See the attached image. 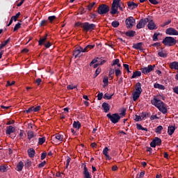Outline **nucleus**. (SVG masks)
<instances>
[{"mask_svg":"<svg viewBox=\"0 0 178 178\" xmlns=\"http://www.w3.org/2000/svg\"><path fill=\"white\" fill-rule=\"evenodd\" d=\"M151 102L152 105H154L156 108H159L160 112H162V113H167L168 109L166 108V106H165V103H163L162 100L159 99L158 97L154 96Z\"/></svg>","mask_w":178,"mask_h":178,"instance_id":"obj_1","label":"nucleus"},{"mask_svg":"<svg viewBox=\"0 0 178 178\" xmlns=\"http://www.w3.org/2000/svg\"><path fill=\"white\" fill-rule=\"evenodd\" d=\"M143 92V89L141 88V83L138 82L136 84V88L134 90L132 95H133V100L136 102L138 98H140V95Z\"/></svg>","mask_w":178,"mask_h":178,"instance_id":"obj_2","label":"nucleus"},{"mask_svg":"<svg viewBox=\"0 0 178 178\" xmlns=\"http://www.w3.org/2000/svg\"><path fill=\"white\" fill-rule=\"evenodd\" d=\"M120 1L121 0H113L112 6H111V15H116L118 13V9H120L122 12H123V8L120 6Z\"/></svg>","mask_w":178,"mask_h":178,"instance_id":"obj_3","label":"nucleus"},{"mask_svg":"<svg viewBox=\"0 0 178 178\" xmlns=\"http://www.w3.org/2000/svg\"><path fill=\"white\" fill-rule=\"evenodd\" d=\"M162 42L166 47H173V45H176L177 40L172 37H165V39L163 40Z\"/></svg>","mask_w":178,"mask_h":178,"instance_id":"obj_4","label":"nucleus"},{"mask_svg":"<svg viewBox=\"0 0 178 178\" xmlns=\"http://www.w3.org/2000/svg\"><path fill=\"white\" fill-rule=\"evenodd\" d=\"M106 116L109 119V120H111V123H113L114 124H116V123H119L121 118L120 115L118 113H108Z\"/></svg>","mask_w":178,"mask_h":178,"instance_id":"obj_5","label":"nucleus"},{"mask_svg":"<svg viewBox=\"0 0 178 178\" xmlns=\"http://www.w3.org/2000/svg\"><path fill=\"white\" fill-rule=\"evenodd\" d=\"M95 27L97 26L95 24H90L88 22H84L82 24L83 31H86V33L95 30Z\"/></svg>","mask_w":178,"mask_h":178,"instance_id":"obj_6","label":"nucleus"},{"mask_svg":"<svg viewBox=\"0 0 178 178\" xmlns=\"http://www.w3.org/2000/svg\"><path fill=\"white\" fill-rule=\"evenodd\" d=\"M97 12L99 15H106L109 12V6L106 4H102L98 7Z\"/></svg>","mask_w":178,"mask_h":178,"instance_id":"obj_7","label":"nucleus"},{"mask_svg":"<svg viewBox=\"0 0 178 178\" xmlns=\"http://www.w3.org/2000/svg\"><path fill=\"white\" fill-rule=\"evenodd\" d=\"M125 23L127 29H131L136 23V19L133 17H129L126 19Z\"/></svg>","mask_w":178,"mask_h":178,"instance_id":"obj_8","label":"nucleus"},{"mask_svg":"<svg viewBox=\"0 0 178 178\" xmlns=\"http://www.w3.org/2000/svg\"><path fill=\"white\" fill-rule=\"evenodd\" d=\"M154 68H155V65H149L147 67L141 68L140 70L142 73H143V74H148V73H151V72H152V70H154Z\"/></svg>","mask_w":178,"mask_h":178,"instance_id":"obj_9","label":"nucleus"},{"mask_svg":"<svg viewBox=\"0 0 178 178\" xmlns=\"http://www.w3.org/2000/svg\"><path fill=\"white\" fill-rule=\"evenodd\" d=\"M81 52L84 53V50H83V47H77L75 48V49L73 51V55H74L75 59L79 58V56H81Z\"/></svg>","mask_w":178,"mask_h":178,"instance_id":"obj_10","label":"nucleus"},{"mask_svg":"<svg viewBox=\"0 0 178 178\" xmlns=\"http://www.w3.org/2000/svg\"><path fill=\"white\" fill-rule=\"evenodd\" d=\"M51 140L56 143H62L63 141V135L56 134L51 136Z\"/></svg>","mask_w":178,"mask_h":178,"instance_id":"obj_11","label":"nucleus"},{"mask_svg":"<svg viewBox=\"0 0 178 178\" xmlns=\"http://www.w3.org/2000/svg\"><path fill=\"white\" fill-rule=\"evenodd\" d=\"M149 22V19L148 18L142 19L139 21L138 24L136 25L137 29H144L145 27V24Z\"/></svg>","mask_w":178,"mask_h":178,"instance_id":"obj_12","label":"nucleus"},{"mask_svg":"<svg viewBox=\"0 0 178 178\" xmlns=\"http://www.w3.org/2000/svg\"><path fill=\"white\" fill-rule=\"evenodd\" d=\"M162 144V140L161 138L156 137L150 143V147L155 148L156 145H161Z\"/></svg>","mask_w":178,"mask_h":178,"instance_id":"obj_13","label":"nucleus"},{"mask_svg":"<svg viewBox=\"0 0 178 178\" xmlns=\"http://www.w3.org/2000/svg\"><path fill=\"white\" fill-rule=\"evenodd\" d=\"M165 33L168 34V35H178V31L173 28L167 29Z\"/></svg>","mask_w":178,"mask_h":178,"instance_id":"obj_14","label":"nucleus"},{"mask_svg":"<svg viewBox=\"0 0 178 178\" xmlns=\"http://www.w3.org/2000/svg\"><path fill=\"white\" fill-rule=\"evenodd\" d=\"M147 27L149 30H156V29H158L153 20L148 22Z\"/></svg>","mask_w":178,"mask_h":178,"instance_id":"obj_15","label":"nucleus"},{"mask_svg":"<svg viewBox=\"0 0 178 178\" xmlns=\"http://www.w3.org/2000/svg\"><path fill=\"white\" fill-rule=\"evenodd\" d=\"M158 55L159 56H160V58H167L168 51H166V50H164L163 49H161L158 51Z\"/></svg>","mask_w":178,"mask_h":178,"instance_id":"obj_16","label":"nucleus"},{"mask_svg":"<svg viewBox=\"0 0 178 178\" xmlns=\"http://www.w3.org/2000/svg\"><path fill=\"white\" fill-rule=\"evenodd\" d=\"M102 107L103 108L105 113H108V112H109V111L111 109V107H109V104H108L106 102H104L102 105Z\"/></svg>","mask_w":178,"mask_h":178,"instance_id":"obj_17","label":"nucleus"},{"mask_svg":"<svg viewBox=\"0 0 178 178\" xmlns=\"http://www.w3.org/2000/svg\"><path fill=\"white\" fill-rule=\"evenodd\" d=\"M83 175L85 178H91V174H90V172H88V169L86 165L83 167Z\"/></svg>","mask_w":178,"mask_h":178,"instance_id":"obj_18","label":"nucleus"},{"mask_svg":"<svg viewBox=\"0 0 178 178\" xmlns=\"http://www.w3.org/2000/svg\"><path fill=\"white\" fill-rule=\"evenodd\" d=\"M108 151H109V149H108V147H106L103 150V154L106 156V159H108V161H111L112 159V157H111V156L108 154Z\"/></svg>","mask_w":178,"mask_h":178,"instance_id":"obj_19","label":"nucleus"},{"mask_svg":"<svg viewBox=\"0 0 178 178\" xmlns=\"http://www.w3.org/2000/svg\"><path fill=\"white\" fill-rule=\"evenodd\" d=\"M28 155L30 158H34L35 155V150L33 148H30L28 149Z\"/></svg>","mask_w":178,"mask_h":178,"instance_id":"obj_20","label":"nucleus"},{"mask_svg":"<svg viewBox=\"0 0 178 178\" xmlns=\"http://www.w3.org/2000/svg\"><path fill=\"white\" fill-rule=\"evenodd\" d=\"M24 167V163H23V161H19L17 165V172H22V170H23Z\"/></svg>","mask_w":178,"mask_h":178,"instance_id":"obj_21","label":"nucleus"},{"mask_svg":"<svg viewBox=\"0 0 178 178\" xmlns=\"http://www.w3.org/2000/svg\"><path fill=\"white\" fill-rule=\"evenodd\" d=\"M137 6H138V3H136L133 1H129L128 2V7L129 8V9H136V8H137Z\"/></svg>","mask_w":178,"mask_h":178,"instance_id":"obj_22","label":"nucleus"},{"mask_svg":"<svg viewBox=\"0 0 178 178\" xmlns=\"http://www.w3.org/2000/svg\"><path fill=\"white\" fill-rule=\"evenodd\" d=\"M170 69H175V70H178V62L174 61L170 63Z\"/></svg>","mask_w":178,"mask_h":178,"instance_id":"obj_23","label":"nucleus"},{"mask_svg":"<svg viewBox=\"0 0 178 178\" xmlns=\"http://www.w3.org/2000/svg\"><path fill=\"white\" fill-rule=\"evenodd\" d=\"M15 127H13V126H9L8 127H7L6 133V134H12V133H15Z\"/></svg>","mask_w":178,"mask_h":178,"instance_id":"obj_24","label":"nucleus"},{"mask_svg":"<svg viewBox=\"0 0 178 178\" xmlns=\"http://www.w3.org/2000/svg\"><path fill=\"white\" fill-rule=\"evenodd\" d=\"M95 47V44H88L83 49V53L88 52V51H90V49H92Z\"/></svg>","mask_w":178,"mask_h":178,"instance_id":"obj_25","label":"nucleus"},{"mask_svg":"<svg viewBox=\"0 0 178 178\" xmlns=\"http://www.w3.org/2000/svg\"><path fill=\"white\" fill-rule=\"evenodd\" d=\"M142 47H143V42H138V43L133 44V48L134 49H140L141 50Z\"/></svg>","mask_w":178,"mask_h":178,"instance_id":"obj_26","label":"nucleus"},{"mask_svg":"<svg viewBox=\"0 0 178 178\" xmlns=\"http://www.w3.org/2000/svg\"><path fill=\"white\" fill-rule=\"evenodd\" d=\"M47 37H48V35L46 34L44 38H42L39 40L38 44L39 45H42L46 41H47Z\"/></svg>","mask_w":178,"mask_h":178,"instance_id":"obj_27","label":"nucleus"},{"mask_svg":"<svg viewBox=\"0 0 178 178\" xmlns=\"http://www.w3.org/2000/svg\"><path fill=\"white\" fill-rule=\"evenodd\" d=\"M29 140H31V138H34L35 137V134L33 131H29L27 133Z\"/></svg>","mask_w":178,"mask_h":178,"instance_id":"obj_28","label":"nucleus"},{"mask_svg":"<svg viewBox=\"0 0 178 178\" xmlns=\"http://www.w3.org/2000/svg\"><path fill=\"white\" fill-rule=\"evenodd\" d=\"M175 130H176L175 127H168V134H169V136H172V134L175 133Z\"/></svg>","mask_w":178,"mask_h":178,"instance_id":"obj_29","label":"nucleus"},{"mask_svg":"<svg viewBox=\"0 0 178 178\" xmlns=\"http://www.w3.org/2000/svg\"><path fill=\"white\" fill-rule=\"evenodd\" d=\"M140 76H141V72L136 71L133 73V75L131 76V79H136V77H140Z\"/></svg>","mask_w":178,"mask_h":178,"instance_id":"obj_30","label":"nucleus"},{"mask_svg":"<svg viewBox=\"0 0 178 178\" xmlns=\"http://www.w3.org/2000/svg\"><path fill=\"white\" fill-rule=\"evenodd\" d=\"M74 129H80L81 127V124L79 121H74L73 123Z\"/></svg>","mask_w":178,"mask_h":178,"instance_id":"obj_31","label":"nucleus"},{"mask_svg":"<svg viewBox=\"0 0 178 178\" xmlns=\"http://www.w3.org/2000/svg\"><path fill=\"white\" fill-rule=\"evenodd\" d=\"M154 88H158L159 90H165V86L161 85L159 83H154Z\"/></svg>","mask_w":178,"mask_h":178,"instance_id":"obj_32","label":"nucleus"},{"mask_svg":"<svg viewBox=\"0 0 178 178\" xmlns=\"http://www.w3.org/2000/svg\"><path fill=\"white\" fill-rule=\"evenodd\" d=\"M9 41H10V38H8L3 43L0 44V49H2L3 47H6V44L9 43Z\"/></svg>","mask_w":178,"mask_h":178,"instance_id":"obj_33","label":"nucleus"},{"mask_svg":"<svg viewBox=\"0 0 178 178\" xmlns=\"http://www.w3.org/2000/svg\"><path fill=\"white\" fill-rule=\"evenodd\" d=\"M126 35L127 37H134L136 35V31H130L126 33Z\"/></svg>","mask_w":178,"mask_h":178,"instance_id":"obj_34","label":"nucleus"},{"mask_svg":"<svg viewBox=\"0 0 178 178\" xmlns=\"http://www.w3.org/2000/svg\"><path fill=\"white\" fill-rule=\"evenodd\" d=\"M119 58H116L113 60V63L111 64V66H115V65H117L118 67H120V63H119Z\"/></svg>","mask_w":178,"mask_h":178,"instance_id":"obj_35","label":"nucleus"},{"mask_svg":"<svg viewBox=\"0 0 178 178\" xmlns=\"http://www.w3.org/2000/svg\"><path fill=\"white\" fill-rule=\"evenodd\" d=\"M136 127H137L138 130H143L144 131H148V129L143 127V126L140 124H137Z\"/></svg>","mask_w":178,"mask_h":178,"instance_id":"obj_36","label":"nucleus"},{"mask_svg":"<svg viewBox=\"0 0 178 178\" xmlns=\"http://www.w3.org/2000/svg\"><path fill=\"white\" fill-rule=\"evenodd\" d=\"M112 97H113V95H111L109 93H105L104 95V99H112Z\"/></svg>","mask_w":178,"mask_h":178,"instance_id":"obj_37","label":"nucleus"},{"mask_svg":"<svg viewBox=\"0 0 178 178\" xmlns=\"http://www.w3.org/2000/svg\"><path fill=\"white\" fill-rule=\"evenodd\" d=\"M163 130V127L159 125L155 129L156 133H159V134H161V132Z\"/></svg>","mask_w":178,"mask_h":178,"instance_id":"obj_38","label":"nucleus"},{"mask_svg":"<svg viewBox=\"0 0 178 178\" xmlns=\"http://www.w3.org/2000/svg\"><path fill=\"white\" fill-rule=\"evenodd\" d=\"M95 2H92V3H90L88 6V10L90 11H91V10L92 9V8H94V6H95Z\"/></svg>","mask_w":178,"mask_h":178,"instance_id":"obj_39","label":"nucleus"},{"mask_svg":"<svg viewBox=\"0 0 178 178\" xmlns=\"http://www.w3.org/2000/svg\"><path fill=\"white\" fill-rule=\"evenodd\" d=\"M20 17V12H19L18 13H17L15 16H13L11 18L13 20H14V22H17L18 17Z\"/></svg>","mask_w":178,"mask_h":178,"instance_id":"obj_40","label":"nucleus"},{"mask_svg":"<svg viewBox=\"0 0 178 178\" xmlns=\"http://www.w3.org/2000/svg\"><path fill=\"white\" fill-rule=\"evenodd\" d=\"M115 73L116 77H119V76H122V71H120V69L115 70Z\"/></svg>","mask_w":178,"mask_h":178,"instance_id":"obj_41","label":"nucleus"},{"mask_svg":"<svg viewBox=\"0 0 178 178\" xmlns=\"http://www.w3.org/2000/svg\"><path fill=\"white\" fill-rule=\"evenodd\" d=\"M21 26H22V24H20V23L18 22V23L15 26L14 29H13V31H17L19 30V29H20Z\"/></svg>","mask_w":178,"mask_h":178,"instance_id":"obj_42","label":"nucleus"},{"mask_svg":"<svg viewBox=\"0 0 178 178\" xmlns=\"http://www.w3.org/2000/svg\"><path fill=\"white\" fill-rule=\"evenodd\" d=\"M44 143H45V138L43 137V138H40L39 139H38V144L40 145H42V144Z\"/></svg>","mask_w":178,"mask_h":178,"instance_id":"obj_43","label":"nucleus"},{"mask_svg":"<svg viewBox=\"0 0 178 178\" xmlns=\"http://www.w3.org/2000/svg\"><path fill=\"white\" fill-rule=\"evenodd\" d=\"M26 113H31V112H34V106L30 107L28 110L24 111Z\"/></svg>","mask_w":178,"mask_h":178,"instance_id":"obj_44","label":"nucleus"},{"mask_svg":"<svg viewBox=\"0 0 178 178\" xmlns=\"http://www.w3.org/2000/svg\"><path fill=\"white\" fill-rule=\"evenodd\" d=\"M140 118L143 119H144L145 118H148V113L147 112H143L141 114H140Z\"/></svg>","mask_w":178,"mask_h":178,"instance_id":"obj_45","label":"nucleus"},{"mask_svg":"<svg viewBox=\"0 0 178 178\" xmlns=\"http://www.w3.org/2000/svg\"><path fill=\"white\" fill-rule=\"evenodd\" d=\"M67 88V90H74V88H77V86H73V84L68 85Z\"/></svg>","mask_w":178,"mask_h":178,"instance_id":"obj_46","label":"nucleus"},{"mask_svg":"<svg viewBox=\"0 0 178 178\" xmlns=\"http://www.w3.org/2000/svg\"><path fill=\"white\" fill-rule=\"evenodd\" d=\"M111 26H113V27H119V22L118 21H114L111 23Z\"/></svg>","mask_w":178,"mask_h":178,"instance_id":"obj_47","label":"nucleus"},{"mask_svg":"<svg viewBox=\"0 0 178 178\" xmlns=\"http://www.w3.org/2000/svg\"><path fill=\"white\" fill-rule=\"evenodd\" d=\"M134 120L136 122H140V120H143V118H141V115H135Z\"/></svg>","mask_w":178,"mask_h":178,"instance_id":"obj_48","label":"nucleus"},{"mask_svg":"<svg viewBox=\"0 0 178 178\" xmlns=\"http://www.w3.org/2000/svg\"><path fill=\"white\" fill-rule=\"evenodd\" d=\"M103 83L106 84V86H108V83H109L108 76H104L103 79Z\"/></svg>","mask_w":178,"mask_h":178,"instance_id":"obj_49","label":"nucleus"},{"mask_svg":"<svg viewBox=\"0 0 178 178\" xmlns=\"http://www.w3.org/2000/svg\"><path fill=\"white\" fill-rule=\"evenodd\" d=\"M49 20V22L50 23H52V22H54V20H55V19H56V16L55 15H53V16H49L48 17Z\"/></svg>","mask_w":178,"mask_h":178,"instance_id":"obj_50","label":"nucleus"},{"mask_svg":"<svg viewBox=\"0 0 178 178\" xmlns=\"http://www.w3.org/2000/svg\"><path fill=\"white\" fill-rule=\"evenodd\" d=\"M158 35H159V33H154L153 35V41H158Z\"/></svg>","mask_w":178,"mask_h":178,"instance_id":"obj_51","label":"nucleus"},{"mask_svg":"<svg viewBox=\"0 0 178 178\" xmlns=\"http://www.w3.org/2000/svg\"><path fill=\"white\" fill-rule=\"evenodd\" d=\"M41 110V106H38L36 107L33 106V112H39Z\"/></svg>","mask_w":178,"mask_h":178,"instance_id":"obj_52","label":"nucleus"},{"mask_svg":"<svg viewBox=\"0 0 178 178\" xmlns=\"http://www.w3.org/2000/svg\"><path fill=\"white\" fill-rule=\"evenodd\" d=\"M104 97V93L102 92H99L98 95H97V99L98 101H101V99H102V97Z\"/></svg>","mask_w":178,"mask_h":178,"instance_id":"obj_53","label":"nucleus"},{"mask_svg":"<svg viewBox=\"0 0 178 178\" xmlns=\"http://www.w3.org/2000/svg\"><path fill=\"white\" fill-rule=\"evenodd\" d=\"M99 73H101V68L98 67L96 71H95V78L97 77V76H98V74H99Z\"/></svg>","mask_w":178,"mask_h":178,"instance_id":"obj_54","label":"nucleus"},{"mask_svg":"<svg viewBox=\"0 0 178 178\" xmlns=\"http://www.w3.org/2000/svg\"><path fill=\"white\" fill-rule=\"evenodd\" d=\"M72 160V159H70V157H68L67 161H66V169H67V168H69V165L70 163V161Z\"/></svg>","mask_w":178,"mask_h":178,"instance_id":"obj_55","label":"nucleus"},{"mask_svg":"<svg viewBox=\"0 0 178 178\" xmlns=\"http://www.w3.org/2000/svg\"><path fill=\"white\" fill-rule=\"evenodd\" d=\"M75 27H81V29H83V23L81 22L75 23Z\"/></svg>","mask_w":178,"mask_h":178,"instance_id":"obj_56","label":"nucleus"},{"mask_svg":"<svg viewBox=\"0 0 178 178\" xmlns=\"http://www.w3.org/2000/svg\"><path fill=\"white\" fill-rule=\"evenodd\" d=\"M0 172H6V167L5 165H0Z\"/></svg>","mask_w":178,"mask_h":178,"instance_id":"obj_57","label":"nucleus"},{"mask_svg":"<svg viewBox=\"0 0 178 178\" xmlns=\"http://www.w3.org/2000/svg\"><path fill=\"white\" fill-rule=\"evenodd\" d=\"M97 62H98V58H94L90 63V66H92V65H94L95 63H97Z\"/></svg>","mask_w":178,"mask_h":178,"instance_id":"obj_58","label":"nucleus"},{"mask_svg":"<svg viewBox=\"0 0 178 178\" xmlns=\"http://www.w3.org/2000/svg\"><path fill=\"white\" fill-rule=\"evenodd\" d=\"M45 163H47V162L45 161H44L43 162L40 163L38 165V168H44L45 166Z\"/></svg>","mask_w":178,"mask_h":178,"instance_id":"obj_59","label":"nucleus"},{"mask_svg":"<svg viewBox=\"0 0 178 178\" xmlns=\"http://www.w3.org/2000/svg\"><path fill=\"white\" fill-rule=\"evenodd\" d=\"M114 74H115V70H110V72H109L108 76H109L110 77H111V79H112V78L113 77V76Z\"/></svg>","mask_w":178,"mask_h":178,"instance_id":"obj_60","label":"nucleus"},{"mask_svg":"<svg viewBox=\"0 0 178 178\" xmlns=\"http://www.w3.org/2000/svg\"><path fill=\"white\" fill-rule=\"evenodd\" d=\"M149 1L150 2V3H152L153 5H158V1L156 0H149Z\"/></svg>","mask_w":178,"mask_h":178,"instance_id":"obj_61","label":"nucleus"},{"mask_svg":"<svg viewBox=\"0 0 178 178\" xmlns=\"http://www.w3.org/2000/svg\"><path fill=\"white\" fill-rule=\"evenodd\" d=\"M46 157H47V152L42 153V155H41L42 161L44 160V159L46 158Z\"/></svg>","mask_w":178,"mask_h":178,"instance_id":"obj_62","label":"nucleus"},{"mask_svg":"<svg viewBox=\"0 0 178 178\" xmlns=\"http://www.w3.org/2000/svg\"><path fill=\"white\" fill-rule=\"evenodd\" d=\"M15 81L10 82V81H7V86H13L15 84Z\"/></svg>","mask_w":178,"mask_h":178,"instance_id":"obj_63","label":"nucleus"},{"mask_svg":"<svg viewBox=\"0 0 178 178\" xmlns=\"http://www.w3.org/2000/svg\"><path fill=\"white\" fill-rule=\"evenodd\" d=\"M173 91L175 92V94L178 95V86L173 88Z\"/></svg>","mask_w":178,"mask_h":178,"instance_id":"obj_64","label":"nucleus"}]
</instances>
